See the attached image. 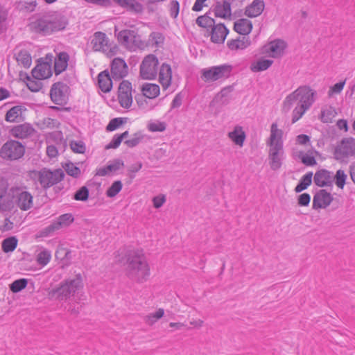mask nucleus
<instances>
[{"label": "nucleus", "mask_w": 355, "mask_h": 355, "mask_svg": "<svg viewBox=\"0 0 355 355\" xmlns=\"http://www.w3.org/2000/svg\"><path fill=\"white\" fill-rule=\"evenodd\" d=\"M315 95L316 92L309 86H300L285 98L282 105V110L288 112L292 108L293 104L297 103L292 112V123H294L312 106L315 101Z\"/></svg>", "instance_id": "1"}, {"label": "nucleus", "mask_w": 355, "mask_h": 355, "mask_svg": "<svg viewBox=\"0 0 355 355\" xmlns=\"http://www.w3.org/2000/svg\"><path fill=\"white\" fill-rule=\"evenodd\" d=\"M126 276L137 283L145 282L150 276V267L144 254L138 250L129 251L125 264Z\"/></svg>", "instance_id": "2"}, {"label": "nucleus", "mask_w": 355, "mask_h": 355, "mask_svg": "<svg viewBox=\"0 0 355 355\" xmlns=\"http://www.w3.org/2000/svg\"><path fill=\"white\" fill-rule=\"evenodd\" d=\"M283 131L277 128V124L273 123L270 127V135L267 141V145L270 147L268 151V161L270 168L272 171L279 170L285 159L283 148Z\"/></svg>", "instance_id": "3"}, {"label": "nucleus", "mask_w": 355, "mask_h": 355, "mask_svg": "<svg viewBox=\"0 0 355 355\" xmlns=\"http://www.w3.org/2000/svg\"><path fill=\"white\" fill-rule=\"evenodd\" d=\"M67 24V19L64 15L53 13L37 17L31 24V28L35 33L47 35L64 29Z\"/></svg>", "instance_id": "4"}, {"label": "nucleus", "mask_w": 355, "mask_h": 355, "mask_svg": "<svg viewBox=\"0 0 355 355\" xmlns=\"http://www.w3.org/2000/svg\"><path fill=\"white\" fill-rule=\"evenodd\" d=\"M83 287L81 274H77L73 278L62 282L60 286L49 292V297L59 301L67 300Z\"/></svg>", "instance_id": "5"}, {"label": "nucleus", "mask_w": 355, "mask_h": 355, "mask_svg": "<svg viewBox=\"0 0 355 355\" xmlns=\"http://www.w3.org/2000/svg\"><path fill=\"white\" fill-rule=\"evenodd\" d=\"M8 196L15 202L16 207L21 211L30 210L33 207V196L23 183H16L11 186Z\"/></svg>", "instance_id": "6"}, {"label": "nucleus", "mask_w": 355, "mask_h": 355, "mask_svg": "<svg viewBox=\"0 0 355 355\" xmlns=\"http://www.w3.org/2000/svg\"><path fill=\"white\" fill-rule=\"evenodd\" d=\"M232 69L233 67L229 64L204 68L200 71V78L205 83L225 80L230 76Z\"/></svg>", "instance_id": "7"}, {"label": "nucleus", "mask_w": 355, "mask_h": 355, "mask_svg": "<svg viewBox=\"0 0 355 355\" xmlns=\"http://www.w3.org/2000/svg\"><path fill=\"white\" fill-rule=\"evenodd\" d=\"M115 28L114 33L119 42L125 49L130 51H136L137 49H141L144 46L140 35L135 30L124 29L116 33Z\"/></svg>", "instance_id": "8"}, {"label": "nucleus", "mask_w": 355, "mask_h": 355, "mask_svg": "<svg viewBox=\"0 0 355 355\" xmlns=\"http://www.w3.org/2000/svg\"><path fill=\"white\" fill-rule=\"evenodd\" d=\"M64 176V171L60 168L51 171L44 168L37 172V181L44 190L58 184Z\"/></svg>", "instance_id": "9"}, {"label": "nucleus", "mask_w": 355, "mask_h": 355, "mask_svg": "<svg viewBox=\"0 0 355 355\" xmlns=\"http://www.w3.org/2000/svg\"><path fill=\"white\" fill-rule=\"evenodd\" d=\"M25 153V147L15 140L7 141L0 149V157L5 160L13 161L22 157Z\"/></svg>", "instance_id": "10"}, {"label": "nucleus", "mask_w": 355, "mask_h": 355, "mask_svg": "<svg viewBox=\"0 0 355 355\" xmlns=\"http://www.w3.org/2000/svg\"><path fill=\"white\" fill-rule=\"evenodd\" d=\"M91 44L94 51H102L108 56H113L117 51L116 46L110 44L106 34L101 31L94 34Z\"/></svg>", "instance_id": "11"}, {"label": "nucleus", "mask_w": 355, "mask_h": 355, "mask_svg": "<svg viewBox=\"0 0 355 355\" xmlns=\"http://www.w3.org/2000/svg\"><path fill=\"white\" fill-rule=\"evenodd\" d=\"M159 60L153 54L146 55L139 67L140 76L144 80H153L157 77Z\"/></svg>", "instance_id": "12"}, {"label": "nucleus", "mask_w": 355, "mask_h": 355, "mask_svg": "<svg viewBox=\"0 0 355 355\" xmlns=\"http://www.w3.org/2000/svg\"><path fill=\"white\" fill-rule=\"evenodd\" d=\"M355 155V139L352 137L344 138L334 149V158L343 162L349 157Z\"/></svg>", "instance_id": "13"}, {"label": "nucleus", "mask_w": 355, "mask_h": 355, "mask_svg": "<svg viewBox=\"0 0 355 355\" xmlns=\"http://www.w3.org/2000/svg\"><path fill=\"white\" fill-rule=\"evenodd\" d=\"M69 92L70 88L66 83L56 82L51 87L50 97L55 104L62 105L67 103Z\"/></svg>", "instance_id": "14"}, {"label": "nucleus", "mask_w": 355, "mask_h": 355, "mask_svg": "<svg viewBox=\"0 0 355 355\" xmlns=\"http://www.w3.org/2000/svg\"><path fill=\"white\" fill-rule=\"evenodd\" d=\"M118 99L120 105L129 108L132 103V84L128 80H123L119 87Z\"/></svg>", "instance_id": "15"}, {"label": "nucleus", "mask_w": 355, "mask_h": 355, "mask_svg": "<svg viewBox=\"0 0 355 355\" xmlns=\"http://www.w3.org/2000/svg\"><path fill=\"white\" fill-rule=\"evenodd\" d=\"M53 55H46V59H49V61L42 62L36 65V67L32 70V76L34 78L37 80L46 79L51 76V61Z\"/></svg>", "instance_id": "16"}, {"label": "nucleus", "mask_w": 355, "mask_h": 355, "mask_svg": "<svg viewBox=\"0 0 355 355\" xmlns=\"http://www.w3.org/2000/svg\"><path fill=\"white\" fill-rule=\"evenodd\" d=\"M110 71L113 79L121 80L128 75V67L123 59L116 58L111 62Z\"/></svg>", "instance_id": "17"}, {"label": "nucleus", "mask_w": 355, "mask_h": 355, "mask_svg": "<svg viewBox=\"0 0 355 355\" xmlns=\"http://www.w3.org/2000/svg\"><path fill=\"white\" fill-rule=\"evenodd\" d=\"M10 132L12 137L24 139L31 137L35 134V130L31 123H24L13 126Z\"/></svg>", "instance_id": "18"}, {"label": "nucleus", "mask_w": 355, "mask_h": 355, "mask_svg": "<svg viewBox=\"0 0 355 355\" xmlns=\"http://www.w3.org/2000/svg\"><path fill=\"white\" fill-rule=\"evenodd\" d=\"M333 197L331 194L324 189H321L313 196V209L326 208L331 203Z\"/></svg>", "instance_id": "19"}, {"label": "nucleus", "mask_w": 355, "mask_h": 355, "mask_svg": "<svg viewBox=\"0 0 355 355\" xmlns=\"http://www.w3.org/2000/svg\"><path fill=\"white\" fill-rule=\"evenodd\" d=\"M69 55L65 51L56 53L54 58V73L56 76L60 75L64 71L69 64Z\"/></svg>", "instance_id": "20"}, {"label": "nucleus", "mask_w": 355, "mask_h": 355, "mask_svg": "<svg viewBox=\"0 0 355 355\" xmlns=\"http://www.w3.org/2000/svg\"><path fill=\"white\" fill-rule=\"evenodd\" d=\"M334 174L326 169L318 171L314 175V182L320 187L332 186Z\"/></svg>", "instance_id": "21"}, {"label": "nucleus", "mask_w": 355, "mask_h": 355, "mask_svg": "<svg viewBox=\"0 0 355 355\" xmlns=\"http://www.w3.org/2000/svg\"><path fill=\"white\" fill-rule=\"evenodd\" d=\"M229 31L223 24L214 25L211 28V41L216 44L224 42Z\"/></svg>", "instance_id": "22"}, {"label": "nucleus", "mask_w": 355, "mask_h": 355, "mask_svg": "<svg viewBox=\"0 0 355 355\" xmlns=\"http://www.w3.org/2000/svg\"><path fill=\"white\" fill-rule=\"evenodd\" d=\"M73 220L74 218L71 214H64L58 218L57 221L49 225L46 230L48 232H54L60 230L62 227L69 226Z\"/></svg>", "instance_id": "23"}, {"label": "nucleus", "mask_w": 355, "mask_h": 355, "mask_svg": "<svg viewBox=\"0 0 355 355\" xmlns=\"http://www.w3.org/2000/svg\"><path fill=\"white\" fill-rule=\"evenodd\" d=\"M286 47V43L284 40L280 39L275 40L268 44L267 52L272 58H279L282 55Z\"/></svg>", "instance_id": "24"}, {"label": "nucleus", "mask_w": 355, "mask_h": 355, "mask_svg": "<svg viewBox=\"0 0 355 355\" xmlns=\"http://www.w3.org/2000/svg\"><path fill=\"white\" fill-rule=\"evenodd\" d=\"M172 71L168 64L163 63L159 69V81L164 89L168 88L171 84Z\"/></svg>", "instance_id": "25"}, {"label": "nucleus", "mask_w": 355, "mask_h": 355, "mask_svg": "<svg viewBox=\"0 0 355 355\" xmlns=\"http://www.w3.org/2000/svg\"><path fill=\"white\" fill-rule=\"evenodd\" d=\"M26 108L22 105H15L7 111L5 120L9 123H16L24 120L23 112Z\"/></svg>", "instance_id": "26"}, {"label": "nucleus", "mask_w": 355, "mask_h": 355, "mask_svg": "<svg viewBox=\"0 0 355 355\" xmlns=\"http://www.w3.org/2000/svg\"><path fill=\"white\" fill-rule=\"evenodd\" d=\"M121 8H125L128 11L139 14L143 12L144 8L141 3L137 0H113Z\"/></svg>", "instance_id": "27"}, {"label": "nucleus", "mask_w": 355, "mask_h": 355, "mask_svg": "<svg viewBox=\"0 0 355 355\" xmlns=\"http://www.w3.org/2000/svg\"><path fill=\"white\" fill-rule=\"evenodd\" d=\"M98 85L101 90L104 93H107L112 88V80L108 70H104L98 75Z\"/></svg>", "instance_id": "28"}, {"label": "nucleus", "mask_w": 355, "mask_h": 355, "mask_svg": "<svg viewBox=\"0 0 355 355\" xmlns=\"http://www.w3.org/2000/svg\"><path fill=\"white\" fill-rule=\"evenodd\" d=\"M265 3L262 0H254L245 10V15L249 17H256L263 11Z\"/></svg>", "instance_id": "29"}, {"label": "nucleus", "mask_w": 355, "mask_h": 355, "mask_svg": "<svg viewBox=\"0 0 355 355\" xmlns=\"http://www.w3.org/2000/svg\"><path fill=\"white\" fill-rule=\"evenodd\" d=\"M251 44V41L248 37H239L235 40H229L227 43L228 48L232 51L243 50L248 47Z\"/></svg>", "instance_id": "30"}, {"label": "nucleus", "mask_w": 355, "mask_h": 355, "mask_svg": "<svg viewBox=\"0 0 355 355\" xmlns=\"http://www.w3.org/2000/svg\"><path fill=\"white\" fill-rule=\"evenodd\" d=\"M252 29V24L248 19H239L234 22V30L240 35H248Z\"/></svg>", "instance_id": "31"}, {"label": "nucleus", "mask_w": 355, "mask_h": 355, "mask_svg": "<svg viewBox=\"0 0 355 355\" xmlns=\"http://www.w3.org/2000/svg\"><path fill=\"white\" fill-rule=\"evenodd\" d=\"M15 57L18 64H21L25 68H28L31 65L32 58L30 52L26 49H17Z\"/></svg>", "instance_id": "32"}, {"label": "nucleus", "mask_w": 355, "mask_h": 355, "mask_svg": "<svg viewBox=\"0 0 355 355\" xmlns=\"http://www.w3.org/2000/svg\"><path fill=\"white\" fill-rule=\"evenodd\" d=\"M228 137L235 144L239 146H243L245 133L241 126H236L233 131L228 133Z\"/></svg>", "instance_id": "33"}, {"label": "nucleus", "mask_w": 355, "mask_h": 355, "mask_svg": "<svg viewBox=\"0 0 355 355\" xmlns=\"http://www.w3.org/2000/svg\"><path fill=\"white\" fill-rule=\"evenodd\" d=\"M215 15L220 18H227L231 15V6L229 1L217 3L214 8Z\"/></svg>", "instance_id": "34"}, {"label": "nucleus", "mask_w": 355, "mask_h": 355, "mask_svg": "<svg viewBox=\"0 0 355 355\" xmlns=\"http://www.w3.org/2000/svg\"><path fill=\"white\" fill-rule=\"evenodd\" d=\"M143 95L148 98H155L159 94V87L153 83H145L141 87Z\"/></svg>", "instance_id": "35"}, {"label": "nucleus", "mask_w": 355, "mask_h": 355, "mask_svg": "<svg viewBox=\"0 0 355 355\" xmlns=\"http://www.w3.org/2000/svg\"><path fill=\"white\" fill-rule=\"evenodd\" d=\"M273 63L272 60L260 59L250 64V69L252 72H259L268 69Z\"/></svg>", "instance_id": "36"}, {"label": "nucleus", "mask_w": 355, "mask_h": 355, "mask_svg": "<svg viewBox=\"0 0 355 355\" xmlns=\"http://www.w3.org/2000/svg\"><path fill=\"white\" fill-rule=\"evenodd\" d=\"M313 173L309 172L302 177L299 183L295 188L296 193L305 190L312 182Z\"/></svg>", "instance_id": "37"}, {"label": "nucleus", "mask_w": 355, "mask_h": 355, "mask_svg": "<svg viewBox=\"0 0 355 355\" xmlns=\"http://www.w3.org/2000/svg\"><path fill=\"white\" fill-rule=\"evenodd\" d=\"M18 240L15 236L5 239L1 243V248L4 252L8 253L14 251L17 246Z\"/></svg>", "instance_id": "38"}, {"label": "nucleus", "mask_w": 355, "mask_h": 355, "mask_svg": "<svg viewBox=\"0 0 355 355\" xmlns=\"http://www.w3.org/2000/svg\"><path fill=\"white\" fill-rule=\"evenodd\" d=\"M196 24L202 28H212L215 25V21L206 14L199 16L196 19Z\"/></svg>", "instance_id": "39"}, {"label": "nucleus", "mask_w": 355, "mask_h": 355, "mask_svg": "<svg viewBox=\"0 0 355 355\" xmlns=\"http://www.w3.org/2000/svg\"><path fill=\"white\" fill-rule=\"evenodd\" d=\"M164 314V310L162 308L158 309L155 313H150L145 318V322L148 325H153L159 319L163 317Z\"/></svg>", "instance_id": "40"}, {"label": "nucleus", "mask_w": 355, "mask_h": 355, "mask_svg": "<svg viewBox=\"0 0 355 355\" xmlns=\"http://www.w3.org/2000/svg\"><path fill=\"white\" fill-rule=\"evenodd\" d=\"M28 284V280L25 278H21L14 281L10 284V290L12 293H19L24 289Z\"/></svg>", "instance_id": "41"}, {"label": "nucleus", "mask_w": 355, "mask_h": 355, "mask_svg": "<svg viewBox=\"0 0 355 355\" xmlns=\"http://www.w3.org/2000/svg\"><path fill=\"white\" fill-rule=\"evenodd\" d=\"M123 184L121 181H114L106 191V196L110 198L116 196L122 189Z\"/></svg>", "instance_id": "42"}, {"label": "nucleus", "mask_w": 355, "mask_h": 355, "mask_svg": "<svg viewBox=\"0 0 355 355\" xmlns=\"http://www.w3.org/2000/svg\"><path fill=\"white\" fill-rule=\"evenodd\" d=\"M149 41L152 46L160 47L164 44V37L161 33L153 32L149 36Z\"/></svg>", "instance_id": "43"}, {"label": "nucleus", "mask_w": 355, "mask_h": 355, "mask_svg": "<svg viewBox=\"0 0 355 355\" xmlns=\"http://www.w3.org/2000/svg\"><path fill=\"white\" fill-rule=\"evenodd\" d=\"M144 139V135L141 132H137L132 135L130 139L124 141V144L129 148L137 146Z\"/></svg>", "instance_id": "44"}, {"label": "nucleus", "mask_w": 355, "mask_h": 355, "mask_svg": "<svg viewBox=\"0 0 355 355\" xmlns=\"http://www.w3.org/2000/svg\"><path fill=\"white\" fill-rule=\"evenodd\" d=\"M347 175L343 170L339 169L336 171L335 175H334V180L338 187L343 189L345 184L347 180Z\"/></svg>", "instance_id": "45"}, {"label": "nucleus", "mask_w": 355, "mask_h": 355, "mask_svg": "<svg viewBox=\"0 0 355 355\" xmlns=\"http://www.w3.org/2000/svg\"><path fill=\"white\" fill-rule=\"evenodd\" d=\"M51 258V252L47 250H44L38 254L37 261L40 265L46 266L50 261Z\"/></svg>", "instance_id": "46"}, {"label": "nucleus", "mask_w": 355, "mask_h": 355, "mask_svg": "<svg viewBox=\"0 0 355 355\" xmlns=\"http://www.w3.org/2000/svg\"><path fill=\"white\" fill-rule=\"evenodd\" d=\"M89 198V189L87 187H80L73 196V199L78 201H86Z\"/></svg>", "instance_id": "47"}, {"label": "nucleus", "mask_w": 355, "mask_h": 355, "mask_svg": "<svg viewBox=\"0 0 355 355\" xmlns=\"http://www.w3.org/2000/svg\"><path fill=\"white\" fill-rule=\"evenodd\" d=\"M0 207L3 211L12 212L13 214L18 212V208L16 204L11 198L10 200L3 201L0 203Z\"/></svg>", "instance_id": "48"}, {"label": "nucleus", "mask_w": 355, "mask_h": 355, "mask_svg": "<svg viewBox=\"0 0 355 355\" xmlns=\"http://www.w3.org/2000/svg\"><path fill=\"white\" fill-rule=\"evenodd\" d=\"M26 85L31 92H39L42 87V84L40 82V80L35 78L33 79L29 77L28 78Z\"/></svg>", "instance_id": "49"}, {"label": "nucleus", "mask_w": 355, "mask_h": 355, "mask_svg": "<svg viewBox=\"0 0 355 355\" xmlns=\"http://www.w3.org/2000/svg\"><path fill=\"white\" fill-rule=\"evenodd\" d=\"M166 128L165 122L155 121L151 122L148 125V129L150 132H164Z\"/></svg>", "instance_id": "50"}, {"label": "nucleus", "mask_w": 355, "mask_h": 355, "mask_svg": "<svg viewBox=\"0 0 355 355\" xmlns=\"http://www.w3.org/2000/svg\"><path fill=\"white\" fill-rule=\"evenodd\" d=\"M64 169L69 175L73 178H77L80 174V169L73 163L66 164Z\"/></svg>", "instance_id": "51"}, {"label": "nucleus", "mask_w": 355, "mask_h": 355, "mask_svg": "<svg viewBox=\"0 0 355 355\" xmlns=\"http://www.w3.org/2000/svg\"><path fill=\"white\" fill-rule=\"evenodd\" d=\"M336 112L334 109L331 107H329L327 109L323 110L321 112V119L323 122H329L331 120L333 117H334Z\"/></svg>", "instance_id": "52"}, {"label": "nucleus", "mask_w": 355, "mask_h": 355, "mask_svg": "<svg viewBox=\"0 0 355 355\" xmlns=\"http://www.w3.org/2000/svg\"><path fill=\"white\" fill-rule=\"evenodd\" d=\"M124 123L123 118H114L110 120L106 127L107 131H114L119 128Z\"/></svg>", "instance_id": "53"}, {"label": "nucleus", "mask_w": 355, "mask_h": 355, "mask_svg": "<svg viewBox=\"0 0 355 355\" xmlns=\"http://www.w3.org/2000/svg\"><path fill=\"white\" fill-rule=\"evenodd\" d=\"M70 146L71 150L76 153H84L86 150L85 144L81 141H72Z\"/></svg>", "instance_id": "54"}, {"label": "nucleus", "mask_w": 355, "mask_h": 355, "mask_svg": "<svg viewBox=\"0 0 355 355\" xmlns=\"http://www.w3.org/2000/svg\"><path fill=\"white\" fill-rule=\"evenodd\" d=\"M301 161L306 166H314L317 164L315 157L308 154L302 153Z\"/></svg>", "instance_id": "55"}, {"label": "nucleus", "mask_w": 355, "mask_h": 355, "mask_svg": "<svg viewBox=\"0 0 355 355\" xmlns=\"http://www.w3.org/2000/svg\"><path fill=\"white\" fill-rule=\"evenodd\" d=\"M345 82H339L336 83L334 86L331 87L329 92L328 95L329 96H332L334 94H339L343 89Z\"/></svg>", "instance_id": "56"}, {"label": "nucleus", "mask_w": 355, "mask_h": 355, "mask_svg": "<svg viewBox=\"0 0 355 355\" xmlns=\"http://www.w3.org/2000/svg\"><path fill=\"white\" fill-rule=\"evenodd\" d=\"M180 10V3L177 0H172L170 3V14L173 18H176L178 15Z\"/></svg>", "instance_id": "57"}, {"label": "nucleus", "mask_w": 355, "mask_h": 355, "mask_svg": "<svg viewBox=\"0 0 355 355\" xmlns=\"http://www.w3.org/2000/svg\"><path fill=\"white\" fill-rule=\"evenodd\" d=\"M311 201V196L307 193H304L298 196L297 204L300 206L306 207Z\"/></svg>", "instance_id": "58"}, {"label": "nucleus", "mask_w": 355, "mask_h": 355, "mask_svg": "<svg viewBox=\"0 0 355 355\" xmlns=\"http://www.w3.org/2000/svg\"><path fill=\"white\" fill-rule=\"evenodd\" d=\"M183 98L184 96L181 92L177 94L171 102V109L180 107L182 104Z\"/></svg>", "instance_id": "59"}, {"label": "nucleus", "mask_w": 355, "mask_h": 355, "mask_svg": "<svg viewBox=\"0 0 355 355\" xmlns=\"http://www.w3.org/2000/svg\"><path fill=\"white\" fill-rule=\"evenodd\" d=\"M123 162L121 159H115L112 163L107 166V169L110 170V172L116 171L123 166Z\"/></svg>", "instance_id": "60"}, {"label": "nucleus", "mask_w": 355, "mask_h": 355, "mask_svg": "<svg viewBox=\"0 0 355 355\" xmlns=\"http://www.w3.org/2000/svg\"><path fill=\"white\" fill-rule=\"evenodd\" d=\"M121 141H122L119 137V135L116 134L112 137L111 141L107 145L106 148H116L121 144Z\"/></svg>", "instance_id": "61"}, {"label": "nucleus", "mask_w": 355, "mask_h": 355, "mask_svg": "<svg viewBox=\"0 0 355 355\" xmlns=\"http://www.w3.org/2000/svg\"><path fill=\"white\" fill-rule=\"evenodd\" d=\"M166 202V197L164 195L157 196L153 198V206L158 209L160 208Z\"/></svg>", "instance_id": "62"}, {"label": "nucleus", "mask_w": 355, "mask_h": 355, "mask_svg": "<svg viewBox=\"0 0 355 355\" xmlns=\"http://www.w3.org/2000/svg\"><path fill=\"white\" fill-rule=\"evenodd\" d=\"M13 223L10 221L9 218H6L4 220V224L1 227V230L3 232L11 230L13 228Z\"/></svg>", "instance_id": "63"}, {"label": "nucleus", "mask_w": 355, "mask_h": 355, "mask_svg": "<svg viewBox=\"0 0 355 355\" xmlns=\"http://www.w3.org/2000/svg\"><path fill=\"white\" fill-rule=\"evenodd\" d=\"M46 153L50 157H55L58 155V150L55 146H48L46 148Z\"/></svg>", "instance_id": "64"}]
</instances>
